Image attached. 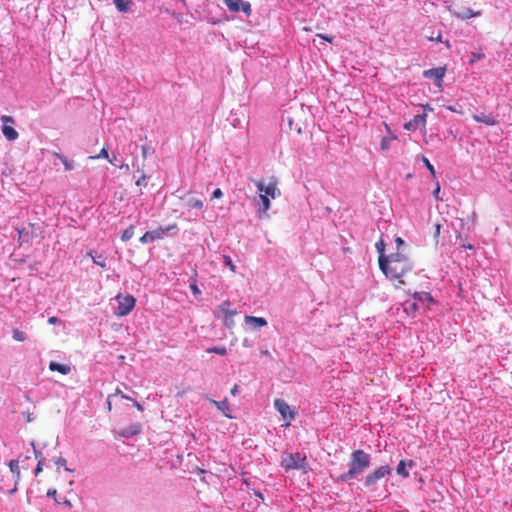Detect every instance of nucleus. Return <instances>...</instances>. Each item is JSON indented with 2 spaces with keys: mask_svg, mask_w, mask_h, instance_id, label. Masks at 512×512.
I'll return each mask as SVG.
<instances>
[{
  "mask_svg": "<svg viewBox=\"0 0 512 512\" xmlns=\"http://www.w3.org/2000/svg\"><path fill=\"white\" fill-rule=\"evenodd\" d=\"M380 270L390 280H396L399 288L400 285H405V277L413 271L414 265L410 258L401 252H396L388 255L387 260H381L379 265Z\"/></svg>",
  "mask_w": 512,
  "mask_h": 512,
  "instance_id": "obj_1",
  "label": "nucleus"
},
{
  "mask_svg": "<svg viewBox=\"0 0 512 512\" xmlns=\"http://www.w3.org/2000/svg\"><path fill=\"white\" fill-rule=\"evenodd\" d=\"M370 461V455L364 450H354L351 453V459L348 464V471L341 474L337 480L340 482H347L349 480L358 478L370 466Z\"/></svg>",
  "mask_w": 512,
  "mask_h": 512,
  "instance_id": "obj_2",
  "label": "nucleus"
},
{
  "mask_svg": "<svg viewBox=\"0 0 512 512\" xmlns=\"http://www.w3.org/2000/svg\"><path fill=\"white\" fill-rule=\"evenodd\" d=\"M282 467L286 470H305L307 466L306 456L296 452L285 455L281 461Z\"/></svg>",
  "mask_w": 512,
  "mask_h": 512,
  "instance_id": "obj_3",
  "label": "nucleus"
},
{
  "mask_svg": "<svg viewBox=\"0 0 512 512\" xmlns=\"http://www.w3.org/2000/svg\"><path fill=\"white\" fill-rule=\"evenodd\" d=\"M177 229L176 224H171L165 228L158 227L154 230L145 232L139 239L142 244H147L156 240H160L164 237L166 232Z\"/></svg>",
  "mask_w": 512,
  "mask_h": 512,
  "instance_id": "obj_4",
  "label": "nucleus"
},
{
  "mask_svg": "<svg viewBox=\"0 0 512 512\" xmlns=\"http://www.w3.org/2000/svg\"><path fill=\"white\" fill-rule=\"evenodd\" d=\"M274 407L280 413L284 420H287L285 426L288 427L290 425L291 420H293L296 416V412L291 409L289 404L280 398L274 400Z\"/></svg>",
  "mask_w": 512,
  "mask_h": 512,
  "instance_id": "obj_5",
  "label": "nucleus"
},
{
  "mask_svg": "<svg viewBox=\"0 0 512 512\" xmlns=\"http://www.w3.org/2000/svg\"><path fill=\"white\" fill-rule=\"evenodd\" d=\"M391 472L392 469L388 465L380 466L365 477L364 484L366 487H371L385 476L390 475Z\"/></svg>",
  "mask_w": 512,
  "mask_h": 512,
  "instance_id": "obj_6",
  "label": "nucleus"
},
{
  "mask_svg": "<svg viewBox=\"0 0 512 512\" xmlns=\"http://www.w3.org/2000/svg\"><path fill=\"white\" fill-rule=\"evenodd\" d=\"M136 299L132 295L118 297V308L115 312L117 316L128 315L135 307Z\"/></svg>",
  "mask_w": 512,
  "mask_h": 512,
  "instance_id": "obj_7",
  "label": "nucleus"
},
{
  "mask_svg": "<svg viewBox=\"0 0 512 512\" xmlns=\"http://www.w3.org/2000/svg\"><path fill=\"white\" fill-rule=\"evenodd\" d=\"M256 187L259 193L263 195H267L268 198L275 199L281 195L280 190L277 188V181H270L267 185H265L262 181L256 182Z\"/></svg>",
  "mask_w": 512,
  "mask_h": 512,
  "instance_id": "obj_8",
  "label": "nucleus"
},
{
  "mask_svg": "<svg viewBox=\"0 0 512 512\" xmlns=\"http://www.w3.org/2000/svg\"><path fill=\"white\" fill-rule=\"evenodd\" d=\"M225 5L231 12H244L247 16L251 14V5L243 0H223Z\"/></svg>",
  "mask_w": 512,
  "mask_h": 512,
  "instance_id": "obj_9",
  "label": "nucleus"
},
{
  "mask_svg": "<svg viewBox=\"0 0 512 512\" xmlns=\"http://www.w3.org/2000/svg\"><path fill=\"white\" fill-rule=\"evenodd\" d=\"M1 120L3 122L2 126V133L9 141H14L18 138L19 134L18 132L11 126L8 125V123H14V119L11 116L3 115L1 117Z\"/></svg>",
  "mask_w": 512,
  "mask_h": 512,
  "instance_id": "obj_10",
  "label": "nucleus"
},
{
  "mask_svg": "<svg viewBox=\"0 0 512 512\" xmlns=\"http://www.w3.org/2000/svg\"><path fill=\"white\" fill-rule=\"evenodd\" d=\"M446 73L445 67H437L423 71L425 78L434 79L438 87H442V81Z\"/></svg>",
  "mask_w": 512,
  "mask_h": 512,
  "instance_id": "obj_11",
  "label": "nucleus"
},
{
  "mask_svg": "<svg viewBox=\"0 0 512 512\" xmlns=\"http://www.w3.org/2000/svg\"><path fill=\"white\" fill-rule=\"evenodd\" d=\"M237 315V311L231 308V303L229 301H224L218 306L217 312H215L216 317L220 316H229L234 317Z\"/></svg>",
  "mask_w": 512,
  "mask_h": 512,
  "instance_id": "obj_12",
  "label": "nucleus"
},
{
  "mask_svg": "<svg viewBox=\"0 0 512 512\" xmlns=\"http://www.w3.org/2000/svg\"><path fill=\"white\" fill-rule=\"evenodd\" d=\"M426 117V114L416 115L411 121L404 124V128L406 130H416L420 125H425Z\"/></svg>",
  "mask_w": 512,
  "mask_h": 512,
  "instance_id": "obj_13",
  "label": "nucleus"
},
{
  "mask_svg": "<svg viewBox=\"0 0 512 512\" xmlns=\"http://www.w3.org/2000/svg\"><path fill=\"white\" fill-rule=\"evenodd\" d=\"M223 415L229 419L233 418L230 414L231 409L228 400L225 398L222 401L211 400L210 401Z\"/></svg>",
  "mask_w": 512,
  "mask_h": 512,
  "instance_id": "obj_14",
  "label": "nucleus"
},
{
  "mask_svg": "<svg viewBox=\"0 0 512 512\" xmlns=\"http://www.w3.org/2000/svg\"><path fill=\"white\" fill-rule=\"evenodd\" d=\"M472 117L476 122L483 123L488 126H494L498 123L495 117L490 114L480 113L474 114Z\"/></svg>",
  "mask_w": 512,
  "mask_h": 512,
  "instance_id": "obj_15",
  "label": "nucleus"
},
{
  "mask_svg": "<svg viewBox=\"0 0 512 512\" xmlns=\"http://www.w3.org/2000/svg\"><path fill=\"white\" fill-rule=\"evenodd\" d=\"M244 320L247 324H250L255 328H260V327H264L267 325L266 319L262 318V317H255V316L247 315V316H245Z\"/></svg>",
  "mask_w": 512,
  "mask_h": 512,
  "instance_id": "obj_16",
  "label": "nucleus"
},
{
  "mask_svg": "<svg viewBox=\"0 0 512 512\" xmlns=\"http://www.w3.org/2000/svg\"><path fill=\"white\" fill-rule=\"evenodd\" d=\"M113 3L116 9L121 13H127L133 5L132 0H113Z\"/></svg>",
  "mask_w": 512,
  "mask_h": 512,
  "instance_id": "obj_17",
  "label": "nucleus"
},
{
  "mask_svg": "<svg viewBox=\"0 0 512 512\" xmlns=\"http://www.w3.org/2000/svg\"><path fill=\"white\" fill-rule=\"evenodd\" d=\"M140 431H141V425L134 424L128 428L123 429L121 432H119V435L122 437L129 438V437L139 434Z\"/></svg>",
  "mask_w": 512,
  "mask_h": 512,
  "instance_id": "obj_18",
  "label": "nucleus"
},
{
  "mask_svg": "<svg viewBox=\"0 0 512 512\" xmlns=\"http://www.w3.org/2000/svg\"><path fill=\"white\" fill-rule=\"evenodd\" d=\"M49 369L51 371H57L63 375H66V374L70 373V371H71L70 366L65 365V364H60L57 362H50Z\"/></svg>",
  "mask_w": 512,
  "mask_h": 512,
  "instance_id": "obj_19",
  "label": "nucleus"
},
{
  "mask_svg": "<svg viewBox=\"0 0 512 512\" xmlns=\"http://www.w3.org/2000/svg\"><path fill=\"white\" fill-rule=\"evenodd\" d=\"M376 250L379 253L378 264L380 265L381 260H387L388 255H385L386 244L382 238L379 239L375 244Z\"/></svg>",
  "mask_w": 512,
  "mask_h": 512,
  "instance_id": "obj_20",
  "label": "nucleus"
},
{
  "mask_svg": "<svg viewBox=\"0 0 512 512\" xmlns=\"http://www.w3.org/2000/svg\"><path fill=\"white\" fill-rule=\"evenodd\" d=\"M189 209L201 210L204 207V202L201 199L195 197H189L186 203Z\"/></svg>",
  "mask_w": 512,
  "mask_h": 512,
  "instance_id": "obj_21",
  "label": "nucleus"
},
{
  "mask_svg": "<svg viewBox=\"0 0 512 512\" xmlns=\"http://www.w3.org/2000/svg\"><path fill=\"white\" fill-rule=\"evenodd\" d=\"M88 255L92 258L93 262L101 268H106V257L98 255L93 251L88 252Z\"/></svg>",
  "mask_w": 512,
  "mask_h": 512,
  "instance_id": "obj_22",
  "label": "nucleus"
},
{
  "mask_svg": "<svg viewBox=\"0 0 512 512\" xmlns=\"http://www.w3.org/2000/svg\"><path fill=\"white\" fill-rule=\"evenodd\" d=\"M259 199L262 204V206L259 208V213L265 214L270 209V198H268L267 195L259 193Z\"/></svg>",
  "mask_w": 512,
  "mask_h": 512,
  "instance_id": "obj_23",
  "label": "nucleus"
},
{
  "mask_svg": "<svg viewBox=\"0 0 512 512\" xmlns=\"http://www.w3.org/2000/svg\"><path fill=\"white\" fill-rule=\"evenodd\" d=\"M396 139H397V137L395 135L383 137L381 140V143H380L381 150L387 151L390 148L391 142Z\"/></svg>",
  "mask_w": 512,
  "mask_h": 512,
  "instance_id": "obj_24",
  "label": "nucleus"
},
{
  "mask_svg": "<svg viewBox=\"0 0 512 512\" xmlns=\"http://www.w3.org/2000/svg\"><path fill=\"white\" fill-rule=\"evenodd\" d=\"M53 155L61 160V162L63 163V165H64V167H65V169L67 171H70V170H72L74 168V163L72 161L68 160L62 154H59L57 152H53Z\"/></svg>",
  "mask_w": 512,
  "mask_h": 512,
  "instance_id": "obj_25",
  "label": "nucleus"
},
{
  "mask_svg": "<svg viewBox=\"0 0 512 512\" xmlns=\"http://www.w3.org/2000/svg\"><path fill=\"white\" fill-rule=\"evenodd\" d=\"M397 474L402 476L403 478H407L409 476L408 471L406 470V464L404 460H401L397 466Z\"/></svg>",
  "mask_w": 512,
  "mask_h": 512,
  "instance_id": "obj_26",
  "label": "nucleus"
},
{
  "mask_svg": "<svg viewBox=\"0 0 512 512\" xmlns=\"http://www.w3.org/2000/svg\"><path fill=\"white\" fill-rule=\"evenodd\" d=\"M421 160L422 162L425 164L426 168L429 170L432 178L434 180H436V172H435V169L433 167V165L430 163V161L428 160L427 157H425L424 155L421 156Z\"/></svg>",
  "mask_w": 512,
  "mask_h": 512,
  "instance_id": "obj_27",
  "label": "nucleus"
},
{
  "mask_svg": "<svg viewBox=\"0 0 512 512\" xmlns=\"http://www.w3.org/2000/svg\"><path fill=\"white\" fill-rule=\"evenodd\" d=\"M134 235V226L130 225L127 229H125L121 235L122 241L130 240Z\"/></svg>",
  "mask_w": 512,
  "mask_h": 512,
  "instance_id": "obj_28",
  "label": "nucleus"
},
{
  "mask_svg": "<svg viewBox=\"0 0 512 512\" xmlns=\"http://www.w3.org/2000/svg\"><path fill=\"white\" fill-rule=\"evenodd\" d=\"M12 333H13V339L18 341V342H23L27 338L26 334L23 331H21V330H19L17 328H14L12 330Z\"/></svg>",
  "mask_w": 512,
  "mask_h": 512,
  "instance_id": "obj_29",
  "label": "nucleus"
},
{
  "mask_svg": "<svg viewBox=\"0 0 512 512\" xmlns=\"http://www.w3.org/2000/svg\"><path fill=\"white\" fill-rule=\"evenodd\" d=\"M413 296L419 301L433 302V298L429 293L414 292Z\"/></svg>",
  "mask_w": 512,
  "mask_h": 512,
  "instance_id": "obj_30",
  "label": "nucleus"
},
{
  "mask_svg": "<svg viewBox=\"0 0 512 512\" xmlns=\"http://www.w3.org/2000/svg\"><path fill=\"white\" fill-rule=\"evenodd\" d=\"M8 465H9L11 472L14 473L17 478H19L20 477L19 461L15 460V459L10 460Z\"/></svg>",
  "mask_w": 512,
  "mask_h": 512,
  "instance_id": "obj_31",
  "label": "nucleus"
},
{
  "mask_svg": "<svg viewBox=\"0 0 512 512\" xmlns=\"http://www.w3.org/2000/svg\"><path fill=\"white\" fill-rule=\"evenodd\" d=\"M207 352L215 353V354L223 356V355L227 354V349L225 346H215V347H211V348L207 349Z\"/></svg>",
  "mask_w": 512,
  "mask_h": 512,
  "instance_id": "obj_32",
  "label": "nucleus"
},
{
  "mask_svg": "<svg viewBox=\"0 0 512 512\" xmlns=\"http://www.w3.org/2000/svg\"><path fill=\"white\" fill-rule=\"evenodd\" d=\"M89 158L92 160L99 158L109 159L108 150L105 147H103L98 155L90 156Z\"/></svg>",
  "mask_w": 512,
  "mask_h": 512,
  "instance_id": "obj_33",
  "label": "nucleus"
},
{
  "mask_svg": "<svg viewBox=\"0 0 512 512\" xmlns=\"http://www.w3.org/2000/svg\"><path fill=\"white\" fill-rule=\"evenodd\" d=\"M458 238L460 239V246L464 249H469V250H473L474 249V246L467 243V240L466 238H463L461 236V234H458Z\"/></svg>",
  "mask_w": 512,
  "mask_h": 512,
  "instance_id": "obj_34",
  "label": "nucleus"
},
{
  "mask_svg": "<svg viewBox=\"0 0 512 512\" xmlns=\"http://www.w3.org/2000/svg\"><path fill=\"white\" fill-rule=\"evenodd\" d=\"M223 261L230 268V270L232 272L236 271V267H235V265L233 264L231 258L228 255H224L223 256Z\"/></svg>",
  "mask_w": 512,
  "mask_h": 512,
  "instance_id": "obj_35",
  "label": "nucleus"
},
{
  "mask_svg": "<svg viewBox=\"0 0 512 512\" xmlns=\"http://www.w3.org/2000/svg\"><path fill=\"white\" fill-rule=\"evenodd\" d=\"M220 318L223 319V323L226 327L232 328L234 326L233 317L230 318L229 316H220Z\"/></svg>",
  "mask_w": 512,
  "mask_h": 512,
  "instance_id": "obj_36",
  "label": "nucleus"
},
{
  "mask_svg": "<svg viewBox=\"0 0 512 512\" xmlns=\"http://www.w3.org/2000/svg\"><path fill=\"white\" fill-rule=\"evenodd\" d=\"M440 231H441V224L440 223H436L434 225V233H433V238H434L436 243H438Z\"/></svg>",
  "mask_w": 512,
  "mask_h": 512,
  "instance_id": "obj_37",
  "label": "nucleus"
},
{
  "mask_svg": "<svg viewBox=\"0 0 512 512\" xmlns=\"http://www.w3.org/2000/svg\"><path fill=\"white\" fill-rule=\"evenodd\" d=\"M473 58L469 61L470 65H473L477 60L484 58V54L481 52L472 53Z\"/></svg>",
  "mask_w": 512,
  "mask_h": 512,
  "instance_id": "obj_38",
  "label": "nucleus"
},
{
  "mask_svg": "<svg viewBox=\"0 0 512 512\" xmlns=\"http://www.w3.org/2000/svg\"><path fill=\"white\" fill-rule=\"evenodd\" d=\"M19 240L20 241H28L29 240V234L24 229L18 230Z\"/></svg>",
  "mask_w": 512,
  "mask_h": 512,
  "instance_id": "obj_39",
  "label": "nucleus"
},
{
  "mask_svg": "<svg viewBox=\"0 0 512 512\" xmlns=\"http://www.w3.org/2000/svg\"><path fill=\"white\" fill-rule=\"evenodd\" d=\"M55 464L58 466V467H66V459L63 458V457H59L56 461H55ZM67 471H70L69 468H65Z\"/></svg>",
  "mask_w": 512,
  "mask_h": 512,
  "instance_id": "obj_40",
  "label": "nucleus"
},
{
  "mask_svg": "<svg viewBox=\"0 0 512 512\" xmlns=\"http://www.w3.org/2000/svg\"><path fill=\"white\" fill-rule=\"evenodd\" d=\"M439 194H440V185H439V182L436 181V187L433 191V196L435 197L436 200H442V198H440Z\"/></svg>",
  "mask_w": 512,
  "mask_h": 512,
  "instance_id": "obj_41",
  "label": "nucleus"
},
{
  "mask_svg": "<svg viewBox=\"0 0 512 512\" xmlns=\"http://www.w3.org/2000/svg\"><path fill=\"white\" fill-rule=\"evenodd\" d=\"M406 311L410 310L412 312H416L418 310V305L416 302L408 303V306L405 308Z\"/></svg>",
  "mask_w": 512,
  "mask_h": 512,
  "instance_id": "obj_42",
  "label": "nucleus"
},
{
  "mask_svg": "<svg viewBox=\"0 0 512 512\" xmlns=\"http://www.w3.org/2000/svg\"><path fill=\"white\" fill-rule=\"evenodd\" d=\"M317 37L329 42V43H332L333 42V36H328V35H325V34H320L318 33L317 34Z\"/></svg>",
  "mask_w": 512,
  "mask_h": 512,
  "instance_id": "obj_43",
  "label": "nucleus"
},
{
  "mask_svg": "<svg viewBox=\"0 0 512 512\" xmlns=\"http://www.w3.org/2000/svg\"><path fill=\"white\" fill-rule=\"evenodd\" d=\"M146 175H142L137 181H136V185L137 186H146Z\"/></svg>",
  "mask_w": 512,
  "mask_h": 512,
  "instance_id": "obj_44",
  "label": "nucleus"
},
{
  "mask_svg": "<svg viewBox=\"0 0 512 512\" xmlns=\"http://www.w3.org/2000/svg\"><path fill=\"white\" fill-rule=\"evenodd\" d=\"M222 196H223V192L220 188L215 189L212 193V198L218 199V198H221Z\"/></svg>",
  "mask_w": 512,
  "mask_h": 512,
  "instance_id": "obj_45",
  "label": "nucleus"
},
{
  "mask_svg": "<svg viewBox=\"0 0 512 512\" xmlns=\"http://www.w3.org/2000/svg\"><path fill=\"white\" fill-rule=\"evenodd\" d=\"M427 38H428V40H430V41H437V42H441V41H442V35H441V33H440V32L438 33V35H437V36H432V35H431V36H428Z\"/></svg>",
  "mask_w": 512,
  "mask_h": 512,
  "instance_id": "obj_46",
  "label": "nucleus"
},
{
  "mask_svg": "<svg viewBox=\"0 0 512 512\" xmlns=\"http://www.w3.org/2000/svg\"><path fill=\"white\" fill-rule=\"evenodd\" d=\"M447 109L451 112H454V113H459V114H462L463 111L462 109L459 107L457 108L456 106H447Z\"/></svg>",
  "mask_w": 512,
  "mask_h": 512,
  "instance_id": "obj_47",
  "label": "nucleus"
},
{
  "mask_svg": "<svg viewBox=\"0 0 512 512\" xmlns=\"http://www.w3.org/2000/svg\"><path fill=\"white\" fill-rule=\"evenodd\" d=\"M56 494H57V491L55 489H49L47 491V496L54 498V500L58 503V501L56 499Z\"/></svg>",
  "mask_w": 512,
  "mask_h": 512,
  "instance_id": "obj_48",
  "label": "nucleus"
},
{
  "mask_svg": "<svg viewBox=\"0 0 512 512\" xmlns=\"http://www.w3.org/2000/svg\"><path fill=\"white\" fill-rule=\"evenodd\" d=\"M42 460H39L35 468V475H38L42 471Z\"/></svg>",
  "mask_w": 512,
  "mask_h": 512,
  "instance_id": "obj_49",
  "label": "nucleus"
},
{
  "mask_svg": "<svg viewBox=\"0 0 512 512\" xmlns=\"http://www.w3.org/2000/svg\"><path fill=\"white\" fill-rule=\"evenodd\" d=\"M60 322V319L56 316H52L48 319L49 324H57Z\"/></svg>",
  "mask_w": 512,
  "mask_h": 512,
  "instance_id": "obj_50",
  "label": "nucleus"
},
{
  "mask_svg": "<svg viewBox=\"0 0 512 512\" xmlns=\"http://www.w3.org/2000/svg\"><path fill=\"white\" fill-rule=\"evenodd\" d=\"M238 392H239V386L237 384H235L232 387V389L230 390V393H231V395L236 396Z\"/></svg>",
  "mask_w": 512,
  "mask_h": 512,
  "instance_id": "obj_51",
  "label": "nucleus"
},
{
  "mask_svg": "<svg viewBox=\"0 0 512 512\" xmlns=\"http://www.w3.org/2000/svg\"><path fill=\"white\" fill-rule=\"evenodd\" d=\"M116 394L121 395V397L124 399L131 400V398L129 396L123 394L120 389H116Z\"/></svg>",
  "mask_w": 512,
  "mask_h": 512,
  "instance_id": "obj_52",
  "label": "nucleus"
},
{
  "mask_svg": "<svg viewBox=\"0 0 512 512\" xmlns=\"http://www.w3.org/2000/svg\"><path fill=\"white\" fill-rule=\"evenodd\" d=\"M133 403H134V406L137 408V410L143 411V406L138 401L133 400Z\"/></svg>",
  "mask_w": 512,
  "mask_h": 512,
  "instance_id": "obj_53",
  "label": "nucleus"
},
{
  "mask_svg": "<svg viewBox=\"0 0 512 512\" xmlns=\"http://www.w3.org/2000/svg\"><path fill=\"white\" fill-rule=\"evenodd\" d=\"M396 244H397V248H399L401 245H403L404 241L402 240V238L400 237H397L396 240H395Z\"/></svg>",
  "mask_w": 512,
  "mask_h": 512,
  "instance_id": "obj_54",
  "label": "nucleus"
},
{
  "mask_svg": "<svg viewBox=\"0 0 512 512\" xmlns=\"http://www.w3.org/2000/svg\"><path fill=\"white\" fill-rule=\"evenodd\" d=\"M191 290L193 291V293H194V294H198V293H200V291H199V289H198L197 285H195V284H194V285H191Z\"/></svg>",
  "mask_w": 512,
  "mask_h": 512,
  "instance_id": "obj_55",
  "label": "nucleus"
},
{
  "mask_svg": "<svg viewBox=\"0 0 512 512\" xmlns=\"http://www.w3.org/2000/svg\"><path fill=\"white\" fill-rule=\"evenodd\" d=\"M108 160H109V162H110L111 164H113V165H114V164H115V161H116V157H115V155H113V158H112V159H108Z\"/></svg>",
  "mask_w": 512,
  "mask_h": 512,
  "instance_id": "obj_56",
  "label": "nucleus"
},
{
  "mask_svg": "<svg viewBox=\"0 0 512 512\" xmlns=\"http://www.w3.org/2000/svg\"><path fill=\"white\" fill-rule=\"evenodd\" d=\"M32 420L30 413H27L26 415V421L30 422Z\"/></svg>",
  "mask_w": 512,
  "mask_h": 512,
  "instance_id": "obj_57",
  "label": "nucleus"
},
{
  "mask_svg": "<svg viewBox=\"0 0 512 512\" xmlns=\"http://www.w3.org/2000/svg\"><path fill=\"white\" fill-rule=\"evenodd\" d=\"M109 398H110V396L108 397L107 407H108V410L110 411L111 410V402H110Z\"/></svg>",
  "mask_w": 512,
  "mask_h": 512,
  "instance_id": "obj_58",
  "label": "nucleus"
},
{
  "mask_svg": "<svg viewBox=\"0 0 512 512\" xmlns=\"http://www.w3.org/2000/svg\"><path fill=\"white\" fill-rule=\"evenodd\" d=\"M64 504H65V505H67V506H69V507L71 506V503H70V501H69V500H65V501H64Z\"/></svg>",
  "mask_w": 512,
  "mask_h": 512,
  "instance_id": "obj_59",
  "label": "nucleus"
},
{
  "mask_svg": "<svg viewBox=\"0 0 512 512\" xmlns=\"http://www.w3.org/2000/svg\"><path fill=\"white\" fill-rule=\"evenodd\" d=\"M445 45H446V47H447V48H450V47H451V45H450L449 41H446V42H445Z\"/></svg>",
  "mask_w": 512,
  "mask_h": 512,
  "instance_id": "obj_60",
  "label": "nucleus"
},
{
  "mask_svg": "<svg viewBox=\"0 0 512 512\" xmlns=\"http://www.w3.org/2000/svg\"><path fill=\"white\" fill-rule=\"evenodd\" d=\"M385 127H386V130H387L389 133H391V130H390V128H389V126H388L387 124H385Z\"/></svg>",
  "mask_w": 512,
  "mask_h": 512,
  "instance_id": "obj_61",
  "label": "nucleus"
},
{
  "mask_svg": "<svg viewBox=\"0 0 512 512\" xmlns=\"http://www.w3.org/2000/svg\"><path fill=\"white\" fill-rule=\"evenodd\" d=\"M425 108H426V109H428V110H430V111H432V110H433V109H432V107H430L429 105H426V106H425Z\"/></svg>",
  "mask_w": 512,
  "mask_h": 512,
  "instance_id": "obj_62",
  "label": "nucleus"
},
{
  "mask_svg": "<svg viewBox=\"0 0 512 512\" xmlns=\"http://www.w3.org/2000/svg\"><path fill=\"white\" fill-rule=\"evenodd\" d=\"M38 452L35 450V457L38 458Z\"/></svg>",
  "mask_w": 512,
  "mask_h": 512,
  "instance_id": "obj_63",
  "label": "nucleus"
}]
</instances>
